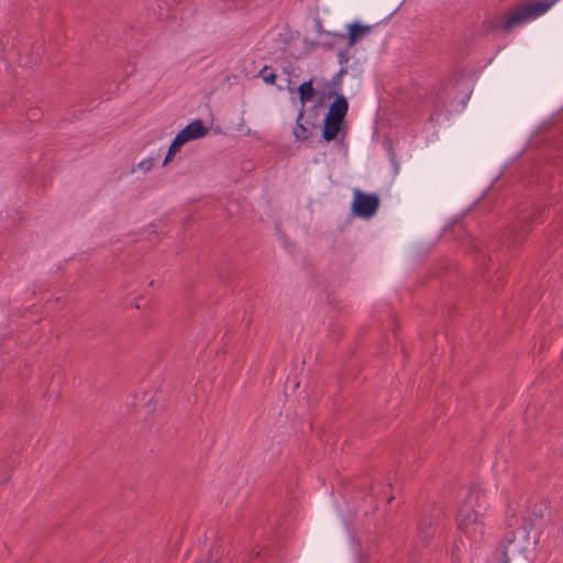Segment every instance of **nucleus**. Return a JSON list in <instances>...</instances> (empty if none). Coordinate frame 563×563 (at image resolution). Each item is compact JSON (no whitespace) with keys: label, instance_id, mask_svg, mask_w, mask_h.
I'll use <instances>...</instances> for the list:
<instances>
[{"label":"nucleus","instance_id":"obj_1","mask_svg":"<svg viewBox=\"0 0 563 563\" xmlns=\"http://www.w3.org/2000/svg\"><path fill=\"white\" fill-rule=\"evenodd\" d=\"M457 529L471 542H479L485 532L484 507L478 503V495L472 493L459 507Z\"/></svg>","mask_w":563,"mask_h":563},{"label":"nucleus","instance_id":"obj_2","mask_svg":"<svg viewBox=\"0 0 563 563\" xmlns=\"http://www.w3.org/2000/svg\"><path fill=\"white\" fill-rule=\"evenodd\" d=\"M552 2L539 1L536 3L525 4L520 8H517L509 14L505 15L500 22H498L495 27L503 29L505 31H510L518 24L526 23L530 20L537 19L538 16L545 13Z\"/></svg>","mask_w":563,"mask_h":563},{"label":"nucleus","instance_id":"obj_3","mask_svg":"<svg viewBox=\"0 0 563 563\" xmlns=\"http://www.w3.org/2000/svg\"><path fill=\"white\" fill-rule=\"evenodd\" d=\"M379 207V199L374 194H365L361 190L354 191V199L352 202V211L355 216L369 219L372 218Z\"/></svg>","mask_w":563,"mask_h":563},{"label":"nucleus","instance_id":"obj_4","mask_svg":"<svg viewBox=\"0 0 563 563\" xmlns=\"http://www.w3.org/2000/svg\"><path fill=\"white\" fill-rule=\"evenodd\" d=\"M374 25H365L360 22H353L346 26L347 34H334L339 40H347V46L352 47L367 37L374 30Z\"/></svg>","mask_w":563,"mask_h":563},{"label":"nucleus","instance_id":"obj_5","mask_svg":"<svg viewBox=\"0 0 563 563\" xmlns=\"http://www.w3.org/2000/svg\"><path fill=\"white\" fill-rule=\"evenodd\" d=\"M208 134V129L203 125L201 120H195L180 130L175 140L181 145L205 137Z\"/></svg>","mask_w":563,"mask_h":563},{"label":"nucleus","instance_id":"obj_6","mask_svg":"<svg viewBox=\"0 0 563 563\" xmlns=\"http://www.w3.org/2000/svg\"><path fill=\"white\" fill-rule=\"evenodd\" d=\"M520 545L516 543L515 534L511 533V538H508L499 548H497L490 563H508L510 556L520 554Z\"/></svg>","mask_w":563,"mask_h":563},{"label":"nucleus","instance_id":"obj_7","mask_svg":"<svg viewBox=\"0 0 563 563\" xmlns=\"http://www.w3.org/2000/svg\"><path fill=\"white\" fill-rule=\"evenodd\" d=\"M349 109L347 100L342 95H336L334 101L330 104L329 111L324 117H330L331 119L344 121Z\"/></svg>","mask_w":563,"mask_h":563},{"label":"nucleus","instance_id":"obj_8","mask_svg":"<svg viewBox=\"0 0 563 563\" xmlns=\"http://www.w3.org/2000/svg\"><path fill=\"white\" fill-rule=\"evenodd\" d=\"M342 125L343 121L324 117L322 137L328 142L335 140L342 129Z\"/></svg>","mask_w":563,"mask_h":563},{"label":"nucleus","instance_id":"obj_9","mask_svg":"<svg viewBox=\"0 0 563 563\" xmlns=\"http://www.w3.org/2000/svg\"><path fill=\"white\" fill-rule=\"evenodd\" d=\"M299 99L302 103H306L314 97V89L312 87V79L302 82L298 87Z\"/></svg>","mask_w":563,"mask_h":563},{"label":"nucleus","instance_id":"obj_10","mask_svg":"<svg viewBox=\"0 0 563 563\" xmlns=\"http://www.w3.org/2000/svg\"><path fill=\"white\" fill-rule=\"evenodd\" d=\"M432 526L433 517L429 516L428 514H422L418 522V529L420 533H422L424 537H429L433 532Z\"/></svg>","mask_w":563,"mask_h":563},{"label":"nucleus","instance_id":"obj_11","mask_svg":"<svg viewBox=\"0 0 563 563\" xmlns=\"http://www.w3.org/2000/svg\"><path fill=\"white\" fill-rule=\"evenodd\" d=\"M181 146L183 145L180 143H177V141L174 139L172 144L169 145L163 165H167L174 158L175 154L180 151Z\"/></svg>","mask_w":563,"mask_h":563},{"label":"nucleus","instance_id":"obj_12","mask_svg":"<svg viewBox=\"0 0 563 563\" xmlns=\"http://www.w3.org/2000/svg\"><path fill=\"white\" fill-rule=\"evenodd\" d=\"M153 166H154L153 158H151V157L144 158L136 166H133L131 168V173H135L136 169H140L143 173H147L152 169Z\"/></svg>","mask_w":563,"mask_h":563},{"label":"nucleus","instance_id":"obj_13","mask_svg":"<svg viewBox=\"0 0 563 563\" xmlns=\"http://www.w3.org/2000/svg\"><path fill=\"white\" fill-rule=\"evenodd\" d=\"M260 74L265 84L273 85L275 82L276 74L271 71L267 66H264Z\"/></svg>","mask_w":563,"mask_h":563},{"label":"nucleus","instance_id":"obj_14","mask_svg":"<svg viewBox=\"0 0 563 563\" xmlns=\"http://www.w3.org/2000/svg\"><path fill=\"white\" fill-rule=\"evenodd\" d=\"M308 130L301 124L297 123V126L294 130V135L297 140L303 141L308 139Z\"/></svg>","mask_w":563,"mask_h":563},{"label":"nucleus","instance_id":"obj_15","mask_svg":"<svg viewBox=\"0 0 563 563\" xmlns=\"http://www.w3.org/2000/svg\"><path fill=\"white\" fill-rule=\"evenodd\" d=\"M320 33L325 35L327 37H329V40H324L320 43V45L323 47L332 48L335 44V40H339L338 37L333 36L335 33H331V32H327V31H320Z\"/></svg>","mask_w":563,"mask_h":563},{"label":"nucleus","instance_id":"obj_16","mask_svg":"<svg viewBox=\"0 0 563 563\" xmlns=\"http://www.w3.org/2000/svg\"><path fill=\"white\" fill-rule=\"evenodd\" d=\"M344 73H345V69H343V68H342V69L336 74V76L333 78V84H334V85H336V84L339 85V84H340V77H341V75H342V74H344Z\"/></svg>","mask_w":563,"mask_h":563},{"label":"nucleus","instance_id":"obj_17","mask_svg":"<svg viewBox=\"0 0 563 563\" xmlns=\"http://www.w3.org/2000/svg\"><path fill=\"white\" fill-rule=\"evenodd\" d=\"M339 60H340L341 64L345 63L347 60V58H346V56H345V54L343 52L339 53Z\"/></svg>","mask_w":563,"mask_h":563}]
</instances>
